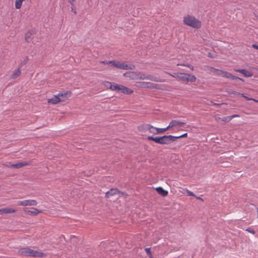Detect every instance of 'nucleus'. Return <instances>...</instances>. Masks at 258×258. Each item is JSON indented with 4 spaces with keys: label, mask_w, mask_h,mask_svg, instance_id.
Segmentation results:
<instances>
[{
    "label": "nucleus",
    "mask_w": 258,
    "mask_h": 258,
    "mask_svg": "<svg viewBox=\"0 0 258 258\" xmlns=\"http://www.w3.org/2000/svg\"><path fill=\"white\" fill-rule=\"evenodd\" d=\"M183 23L184 25L195 29H199L202 26L201 21L195 16L187 15L183 17Z\"/></svg>",
    "instance_id": "nucleus-1"
},
{
    "label": "nucleus",
    "mask_w": 258,
    "mask_h": 258,
    "mask_svg": "<svg viewBox=\"0 0 258 258\" xmlns=\"http://www.w3.org/2000/svg\"><path fill=\"white\" fill-rule=\"evenodd\" d=\"M68 92L64 93H59L57 95H54L51 99H48V102L53 104H55L59 102L64 101L67 98Z\"/></svg>",
    "instance_id": "nucleus-2"
},
{
    "label": "nucleus",
    "mask_w": 258,
    "mask_h": 258,
    "mask_svg": "<svg viewBox=\"0 0 258 258\" xmlns=\"http://www.w3.org/2000/svg\"><path fill=\"white\" fill-rule=\"evenodd\" d=\"M197 78L195 76L189 74L181 73L179 80L183 83L187 84L188 82H195Z\"/></svg>",
    "instance_id": "nucleus-3"
},
{
    "label": "nucleus",
    "mask_w": 258,
    "mask_h": 258,
    "mask_svg": "<svg viewBox=\"0 0 258 258\" xmlns=\"http://www.w3.org/2000/svg\"><path fill=\"white\" fill-rule=\"evenodd\" d=\"M176 137L172 135H164L161 137V145H168L175 141Z\"/></svg>",
    "instance_id": "nucleus-4"
},
{
    "label": "nucleus",
    "mask_w": 258,
    "mask_h": 258,
    "mask_svg": "<svg viewBox=\"0 0 258 258\" xmlns=\"http://www.w3.org/2000/svg\"><path fill=\"white\" fill-rule=\"evenodd\" d=\"M117 92H121L125 94H131L133 92V91L123 85L117 84V89L116 91Z\"/></svg>",
    "instance_id": "nucleus-5"
},
{
    "label": "nucleus",
    "mask_w": 258,
    "mask_h": 258,
    "mask_svg": "<svg viewBox=\"0 0 258 258\" xmlns=\"http://www.w3.org/2000/svg\"><path fill=\"white\" fill-rule=\"evenodd\" d=\"M135 69V66L133 64H126L124 62H120L119 69L124 70H133Z\"/></svg>",
    "instance_id": "nucleus-6"
},
{
    "label": "nucleus",
    "mask_w": 258,
    "mask_h": 258,
    "mask_svg": "<svg viewBox=\"0 0 258 258\" xmlns=\"http://www.w3.org/2000/svg\"><path fill=\"white\" fill-rule=\"evenodd\" d=\"M185 124V122H184L180 121H178V120H173L171 122H170V123L168 125V127H169V128H170L171 127L176 126H181Z\"/></svg>",
    "instance_id": "nucleus-7"
},
{
    "label": "nucleus",
    "mask_w": 258,
    "mask_h": 258,
    "mask_svg": "<svg viewBox=\"0 0 258 258\" xmlns=\"http://www.w3.org/2000/svg\"><path fill=\"white\" fill-rule=\"evenodd\" d=\"M24 211L31 216H36L41 212V210L37 209H34V210H29L27 208H24Z\"/></svg>",
    "instance_id": "nucleus-8"
},
{
    "label": "nucleus",
    "mask_w": 258,
    "mask_h": 258,
    "mask_svg": "<svg viewBox=\"0 0 258 258\" xmlns=\"http://www.w3.org/2000/svg\"><path fill=\"white\" fill-rule=\"evenodd\" d=\"M121 193L120 191H119L116 188H112L110 189L109 191H107L105 194V197L107 198H109L111 196H113L115 195Z\"/></svg>",
    "instance_id": "nucleus-9"
},
{
    "label": "nucleus",
    "mask_w": 258,
    "mask_h": 258,
    "mask_svg": "<svg viewBox=\"0 0 258 258\" xmlns=\"http://www.w3.org/2000/svg\"><path fill=\"white\" fill-rule=\"evenodd\" d=\"M44 255V254L41 251L30 249V254H29L30 256L43 257Z\"/></svg>",
    "instance_id": "nucleus-10"
},
{
    "label": "nucleus",
    "mask_w": 258,
    "mask_h": 258,
    "mask_svg": "<svg viewBox=\"0 0 258 258\" xmlns=\"http://www.w3.org/2000/svg\"><path fill=\"white\" fill-rule=\"evenodd\" d=\"M30 251V248L28 247L22 248L19 250V253L24 256H29Z\"/></svg>",
    "instance_id": "nucleus-11"
},
{
    "label": "nucleus",
    "mask_w": 258,
    "mask_h": 258,
    "mask_svg": "<svg viewBox=\"0 0 258 258\" xmlns=\"http://www.w3.org/2000/svg\"><path fill=\"white\" fill-rule=\"evenodd\" d=\"M21 68H22V64H20L19 65L18 69L15 70V71L14 72L13 74L11 75V79H16V78H17L21 75V72L20 70Z\"/></svg>",
    "instance_id": "nucleus-12"
},
{
    "label": "nucleus",
    "mask_w": 258,
    "mask_h": 258,
    "mask_svg": "<svg viewBox=\"0 0 258 258\" xmlns=\"http://www.w3.org/2000/svg\"><path fill=\"white\" fill-rule=\"evenodd\" d=\"M16 211V210L12 209V208H9L0 209V214H3V213L10 214L12 213H14Z\"/></svg>",
    "instance_id": "nucleus-13"
},
{
    "label": "nucleus",
    "mask_w": 258,
    "mask_h": 258,
    "mask_svg": "<svg viewBox=\"0 0 258 258\" xmlns=\"http://www.w3.org/2000/svg\"><path fill=\"white\" fill-rule=\"evenodd\" d=\"M151 125L149 124H144L139 126L138 128L139 131L142 132L150 131Z\"/></svg>",
    "instance_id": "nucleus-14"
},
{
    "label": "nucleus",
    "mask_w": 258,
    "mask_h": 258,
    "mask_svg": "<svg viewBox=\"0 0 258 258\" xmlns=\"http://www.w3.org/2000/svg\"><path fill=\"white\" fill-rule=\"evenodd\" d=\"M147 140L149 141H153L157 144H161V137H154L152 136H148Z\"/></svg>",
    "instance_id": "nucleus-15"
},
{
    "label": "nucleus",
    "mask_w": 258,
    "mask_h": 258,
    "mask_svg": "<svg viewBox=\"0 0 258 258\" xmlns=\"http://www.w3.org/2000/svg\"><path fill=\"white\" fill-rule=\"evenodd\" d=\"M157 192L163 197L167 196L168 192L167 190H164L162 187H158L156 188Z\"/></svg>",
    "instance_id": "nucleus-16"
},
{
    "label": "nucleus",
    "mask_w": 258,
    "mask_h": 258,
    "mask_svg": "<svg viewBox=\"0 0 258 258\" xmlns=\"http://www.w3.org/2000/svg\"><path fill=\"white\" fill-rule=\"evenodd\" d=\"M28 163L26 162H19L16 164H12L11 165V166H12V168H20L23 166L28 165Z\"/></svg>",
    "instance_id": "nucleus-17"
},
{
    "label": "nucleus",
    "mask_w": 258,
    "mask_h": 258,
    "mask_svg": "<svg viewBox=\"0 0 258 258\" xmlns=\"http://www.w3.org/2000/svg\"><path fill=\"white\" fill-rule=\"evenodd\" d=\"M25 206H36L37 204V202L34 200H24Z\"/></svg>",
    "instance_id": "nucleus-18"
},
{
    "label": "nucleus",
    "mask_w": 258,
    "mask_h": 258,
    "mask_svg": "<svg viewBox=\"0 0 258 258\" xmlns=\"http://www.w3.org/2000/svg\"><path fill=\"white\" fill-rule=\"evenodd\" d=\"M106 86L109 87L112 91H116L117 84L115 83H111L109 82H106Z\"/></svg>",
    "instance_id": "nucleus-19"
},
{
    "label": "nucleus",
    "mask_w": 258,
    "mask_h": 258,
    "mask_svg": "<svg viewBox=\"0 0 258 258\" xmlns=\"http://www.w3.org/2000/svg\"><path fill=\"white\" fill-rule=\"evenodd\" d=\"M137 73L134 72H126L123 74V76L125 77H128L133 79H135Z\"/></svg>",
    "instance_id": "nucleus-20"
},
{
    "label": "nucleus",
    "mask_w": 258,
    "mask_h": 258,
    "mask_svg": "<svg viewBox=\"0 0 258 258\" xmlns=\"http://www.w3.org/2000/svg\"><path fill=\"white\" fill-rule=\"evenodd\" d=\"M33 33V31H29L25 34V40L27 42H29L32 40V35Z\"/></svg>",
    "instance_id": "nucleus-21"
},
{
    "label": "nucleus",
    "mask_w": 258,
    "mask_h": 258,
    "mask_svg": "<svg viewBox=\"0 0 258 258\" xmlns=\"http://www.w3.org/2000/svg\"><path fill=\"white\" fill-rule=\"evenodd\" d=\"M145 79L149 80L154 82H159V79L158 77H154L151 75H148L145 76Z\"/></svg>",
    "instance_id": "nucleus-22"
},
{
    "label": "nucleus",
    "mask_w": 258,
    "mask_h": 258,
    "mask_svg": "<svg viewBox=\"0 0 258 258\" xmlns=\"http://www.w3.org/2000/svg\"><path fill=\"white\" fill-rule=\"evenodd\" d=\"M216 119L217 121L221 120L224 122H228L232 119V117H230L229 116H227L223 117L222 118L218 117Z\"/></svg>",
    "instance_id": "nucleus-23"
},
{
    "label": "nucleus",
    "mask_w": 258,
    "mask_h": 258,
    "mask_svg": "<svg viewBox=\"0 0 258 258\" xmlns=\"http://www.w3.org/2000/svg\"><path fill=\"white\" fill-rule=\"evenodd\" d=\"M25 0H16L15 4L16 9H19L21 7L22 3Z\"/></svg>",
    "instance_id": "nucleus-24"
},
{
    "label": "nucleus",
    "mask_w": 258,
    "mask_h": 258,
    "mask_svg": "<svg viewBox=\"0 0 258 258\" xmlns=\"http://www.w3.org/2000/svg\"><path fill=\"white\" fill-rule=\"evenodd\" d=\"M168 129H169V127H168V125L165 128H157V127H156V133H157V134H161V133H163L166 132Z\"/></svg>",
    "instance_id": "nucleus-25"
},
{
    "label": "nucleus",
    "mask_w": 258,
    "mask_h": 258,
    "mask_svg": "<svg viewBox=\"0 0 258 258\" xmlns=\"http://www.w3.org/2000/svg\"><path fill=\"white\" fill-rule=\"evenodd\" d=\"M145 75L142 73H137V75L136 76L135 79L137 80H145Z\"/></svg>",
    "instance_id": "nucleus-26"
},
{
    "label": "nucleus",
    "mask_w": 258,
    "mask_h": 258,
    "mask_svg": "<svg viewBox=\"0 0 258 258\" xmlns=\"http://www.w3.org/2000/svg\"><path fill=\"white\" fill-rule=\"evenodd\" d=\"M211 71L213 73L215 74L216 75H218V76H221V74L222 73V71H223L222 70H218V69H215L214 68H211Z\"/></svg>",
    "instance_id": "nucleus-27"
},
{
    "label": "nucleus",
    "mask_w": 258,
    "mask_h": 258,
    "mask_svg": "<svg viewBox=\"0 0 258 258\" xmlns=\"http://www.w3.org/2000/svg\"><path fill=\"white\" fill-rule=\"evenodd\" d=\"M242 71H243V72H242L243 73H241L245 77H252V74L251 72L246 71L245 70H244V69H242Z\"/></svg>",
    "instance_id": "nucleus-28"
},
{
    "label": "nucleus",
    "mask_w": 258,
    "mask_h": 258,
    "mask_svg": "<svg viewBox=\"0 0 258 258\" xmlns=\"http://www.w3.org/2000/svg\"><path fill=\"white\" fill-rule=\"evenodd\" d=\"M149 133L154 135H157L156 127L151 125Z\"/></svg>",
    "instance_id": "nucleus-29"
},
{
    "label": "nucleus",
    "mask_w": 258,
    "mask_h": 258,
    "mask_svg": "<svg viewBox=\"0 0 258 258\" xmlns=\"http://www.w3.org/2000/svg\"><path fill=\"white\" fill-rule=\"evenodd\" d=\"M112 66L116 68L119 69L120 66V62L116 60H113Z\"/></svg>",
    "instance_id": "nucleus-30"
},
{
    "label": "nucleus",
    "mask_w": 258,
    "mask_h": 258,
    "mask_svg": "<svg viewBox=\"0 0 258 258\" xmlns=\"http://www.w3.org/2000/svg\"><path fill=\"white\" fill-rule=\"evenodd\" d=\"M230 79H231L232 80H240V81H241L242 82H244V80L242 79H241V78H240L239 77H238L237 76H234V75H233L232 74H231V76H230Z\"/></svg>",
    "instance_id": "nucleus-31"
},
{
    "label": "nucleus",
    "mask_w": 258,
    "mask_h": 258,
    "mask_svg": "<svg viewBox=\"0 0 258 258\" xmlns=\"http://www.w3.org/2000/svg\"><path fill=\"white\" fill-rule=\"evenodd\" d=\"M169 74L170 75H171V76H172L173 77L179 80L181 73H174V75H171L170 74Z\"/></svg>",
    "instance_id": "nucleus-32"
},
{
    "label": "nucleus",
    "mask_w": 258,
    "mask_h": 258,
    "mask_svg": "<svg viewBox=\"0 0 258 258\" xmlns=\"http://www.w3.org/2000/svg\"><path fill=\"white\" fill-rule=\"evenodd\" d=\"M112 61H113V60H110V61H101L100 62L101 64H111L112 66L113 62Z\"/></svg>",
    "instance_id": "nucleus-33"
},
{
    "label": "nucleus",
    "mask_w": 258,
    "mask_h": 258,
    "mask_svg": "<svg viewBox=\"0 0 258 258\" xmlns=\"http://www.w3.org/2000/svg\"><path fill=\"white\" fill-rule=\"evenodd\" d=\"M145 251L146 252L147 254L151 258L152 256V253L151 252V248H146L145 249Z\"/></svg>",
    "instance_id": "nucleus-34"
},
{
    "label": "nucleus",
    "mask_w": 258,
    "mask_h": 258,
    "mask_svg": "<svg viewBox=\"0 0 258 258\" xmlns=\"http://www.w3.org/2000/svg\"><path fill=\"white\" fill-rule=\"evenodd\" d=\"M238 95H240L244 98H245L247 100H252V98H248L247 97H246V96H245V95L243 93H238Z\"/></svg>",
    "instance_id": "nucleus-35"
},
{
    "label": "nucleus",
    "mask_w": 258,
    "mask_h": 258,
    "mask_svg": "<svg viewBox=\"0 0 258 258\" xmlns=\"http://www.w3.org/2000/svg\"><path fill=\"white\" fill-rule=\"evenodd\" d=\"M186 192L187 193V195L189 196H194V197L195 196V195L192 192L190 191V190H189L188 189L186 190Z\"/></svg>",
    "instance_id": "nucleus-36"
},
{
    "label": "nucleus",
    "mask_w": 258,
    "mask_h": 258,
    "mask_svg": "<svg viewBox=\"0 0 258 258\" xmlns=\"http://www.w3.org/2000/svg\"><path fill=\"white\" fill-rule=\"evenodd\" d=\"M187 136V133H185V134H183L182 135H180V136H175V137H176V139H179V138H181L186 137Z\"/></svg>",
    "instance_id": "nucleus-37"
},
{
    "label": "nucleus",
    "mask_w": 258,
    "mask_h": 258,
    "mask_svg": "<svg viewBox=\"0 0 258 258\" xmlns=\"http://www.w3.org/2000/svg\"><path fill=\"white\" fill-rule=\"evenodd\" d=\"M17 204L18 206H25L24 201H18L17 203Z\"/></svg>",
    "instance_id": "nucleus-38"
},
{
    "label": "nucleus",
    "mask_w": 258,
    "mask_h": 258,
    "mask_svg": "<svg viewBox=\"0 0 258 258\" xmlns=\"http://www.w3.org/2000/svg\"><path fill=\"white\" fill-rule=\"evenodd\" d=\"M246 231L254 234L255 233V231H254V230H253L252 228H248L247 229H246Z\"/></svg>",
    "instance_id": "nucleus-39"
},
{
    "label": "nucleus",
    "mask_w": 258,
    "mask_h": 258,
    "mask_svg": "<svg viewBox=\"0 0 258 258\" xmlns=\"http://www.w3.org/2000/svg\"><path fill=\"white\" fill-rule=\"evenodd\" d=\"M231 74L226 72L224 74V77L226 78H230V76H231Z\"/></svg>",
    "instance_id": "nucleus-40"
},
{
    "label": "nucleus",
    "mask_w": 258,
    "mask_h": 258,
    "mask_svg": "<svg viewBox=\"0 0 258 258\" xmlns=\"http://www.w3.org/2000/svg\"><path fill=\"white\" fill-rule=\"evenodd\" d=\"M4 166H5V167H10V168H12V166H11V163H3L2 164Z\"/></svg>",
    "instance_id": "nucleus-41"
},
{
    "label": "nucleus",
    "mask_w": 258,
    "mask_h": 258,
    "mask_svg": "<svg viewBox=\"0 0 258 258\" xmlns=\"http://www.w3.org/2000/svg\"><path fill=\"white\" fill-rule=\"evenodd\" d=\"M28 60H29V59H28V57H25V58H24V60H23V62H22V63H21V64H23V63L24 64H26V63H27L28 62Z\"/></svg>",
    "instance_id": "nucleus-42"
},
{
    "label": "nucleus",
    "mask_w": 258,
    "mask_h": 258,
    "mask_svg": "<svg viewBox=\"0 0 258 258\" xmlns=\"http://www.w3.org/2000/svg\"><path fill=\"white\" fill-rule=\"evenodd\" d=\"M252 47L253 48H255V49H256L258 50V45H256V44H253L252 45Z\"/></svg>",
    "instance_id": "nucleus-43"
},
{
    "label": "nucleus",
    "mask_w": 258,
    "mask_h": 258,
    "mask_svg": "<svg viewBox=\"0 0 258 258\" xmlns=\"http://www.w3.org/2000/svg\"><path fill=\"white\" fill-rule=\"evenodd\" d=\"M183 66H185V67H187L188 68H189L190 69H191L192 70L194 69L193 67L190 66V65H189V64H183Z\"/></svg>",
    "instance_id": "nucleus-44"
},
{
    "label": "nucleus",
    "mask_w": 258,
    "mask_h": 258,
    "mask_svg": "<svg viewBox=\"0 0 258 258\" xmlns=\"http://www.w3.org/2000/svg\"><path fill=\"white\" fill-rule=\"evenodd\" d=\"M234 71L236 72H239V73H243L242 72H243V71H242V69L240 70V69H234Z\"/></svg>",
    "instance_id": "nucleus-45"
},
{
    "label": "nucleus",
    "mask_w": 258,
    "mask_h": 258,
    "mask_svg": "<svg viewBox=\"0 0 258 258\" xmlns=\"http://www.w3.org/2000/svg\"><path fill=\"white\" fill-rule=\"evenodd\" d=\"M238 93H238V92H236V91H232V92L230 93V94H233L237 95H238Z\"/></svg>",
    "instance_id": "nucleus-46"
},
{
    "label": "nucleus",
    "mask_w": 258,
    "mask_h": 258,
    "mask_svg": "<svg viewBox=\"0 0 258 258\" xmlns=\"http://www.w3.org/2000/svg\"><path fill=\"white\" fill-rule=\"evenodd\" d=\"M230 117H232V119L235 117H238L239 116V115H237V114H234V115H231V116H229Z\"/></svg>",
    "instance_id": "nucleus-47"
},
{
    "label": "nucleus",
    "mask_w": 258,
    "mask_h": 258,
    "mask_svg": "<svg viewBox=\"0 0 258 258\" xmlns=\"http://www.w3.org/2000/svg\"><path fill=\"white\" fill-rule=\"evenodd\" d=\"M225 72H226L222 71V73L221 74V76L224 77V74L225 73Z\"/></svg>",
    "instance_id": "nucleus-48"
},
{
    "label": "nucleus",
    "mask_w": 258,
    "mask_h": 258,
    "mask_svg": "<svg viewBox=\"0 0 258 258\" xmlns=\"http://www.w3.org/2000/svg\"><path fill=\"white\" fill-rule=\"evenodd\" d=\"M252 100V101H254V102H257V103H258V100H256V99H253V98H252V100Z\"/></svg>",
    "instance_id": "nucleus-49"
},
{
    "label": "nucleus",
    "mask_w": 258,
    "mask_h": 258,
    "mask_svg": "<svg viewBox=\"0 0 258 258\" xmlns=\"http://www.w3.org/2000/svg\"><path fill=\"white\" fill-rule=\"evenodd\" d=\"M197 198L198 199L200 200H203V199H202V198H200V197H197Z\"/></svg>",
    "instance_id": "nucleus-50"
},
{
    "label": "nucleus",
    "mask_w": 258,
    "mask_h": 258,
    "mask_svg": "<svg viewBox=\"0 0 258 258\" xmlns=\"http://www.w3.org/2000/svg\"><path fill=\"white\" fill-rule=\"evenodd\" d=\"M73 12H74V13H76V11H75V10H73Z\"/></svg>",
    "instance_id": "nucleus-51"
},
{
    "label": "nucleus",
    "mask_w": 258,
    "mask_h": 258,
    "mask_svg": "<svg viewBox=\"0 0 258 258\" xmlns=\"http://www.w3.org/2000/svg\"><path fill=\"white\" fill-rule=\"evenodd\" d=\"M73 12H74V13H76V11H75V10H73Z\"/></svg>",
    "instance_id": "nucleus-52"
},
{
    "label": "nucleus",
    "mask_w": 258,
    "mask_h": 258,
    "mask_svg": "<svg viewBox=\"0 0 258 258\" xmlns=\"http://www.w3.org/2000/svg\"><path fill=\"white\" fill-rule=\"evenodd\" d=\"M148 87L152 88V86H148Z\"/></svg>",
    "instance_id": "nucleus-53"
}]
</instances>
